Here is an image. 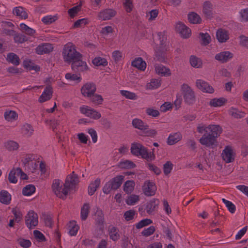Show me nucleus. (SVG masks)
I'll list each match as a JSON object with an SVG mask.
<instances>
[{"instance_id":"1","label":"nucleus","mask_w":248,"mask_h":248,"mask_svg":"<svg viewBox=\"0 0 248 248\" xmlns=\"http://www.w3.org/2000/svg\"><path fill=\"white\" fill-rule=\"evenodd\" d=\"M130 151L133 155L137 156H140L148 161L154 160L155 159L154 152H149L146 148L139 142L132 143Z\"/></svg>"},{"instance_id":"2","label":"nucleus","mask_w":248,"mask_h":248,"mask_svg":"<svg viewBox=\"0 0 248 248\" xmlns=\"http://www.w3.org/2000/svg\"><path fill=\"white\" fill-rule=\"evenodd\" d=\"M197 131L201 134L204 132L217 139L222 132L221 127L218 124H209L206 125L203 124H200L197 125Z\"/></svg>"},{"instance_id":"3","label":"nucleus","mask_w":248,"mask_h":248,"mask_svg":"<svg viewBox=\"0 0 248 248\" xmlns=\"http://www.w3.org/2000/svg\"><path fill=\"white\" fill-rule=\"evenodd\" d=\"M81 57V55L76 50L75 46L72 43H68L64 46L63 49V58L65 61L72 63L75 60Z\"/></svg>"},{"instance_id":"4","label":"nucleus","mask_w":248,"mask_h":248,"mask_svg":"<svg viewBox=\"0 0 248 248\" xmlns=\"http://www.w3.org/2000/svg\"><path fill=\"white\" fill-rule=\"evenodd\" d=\"M180 93L183 96L186 104L192 105L196 101L195 93L192 88L187 84L184 83L181 85Z\"/></svg>"},{"instance_id":"5","label":"nucleus","mask_w":248,"mask_h":248,"mask_svg":"<svg viewBox=\"0 0 248 248\" xmlns=\"http://www.w3.org/2000/svg\"><path fill=\"white\" fill-rule=\"evenodd\" d=\"M221 157L226 163L233 162L235 158L236 153L234 148L230 145L226 146L222 150Z\"/></svg>"},{"instance_id":"6","label":"nucleus","mask_w":248,"mask_h":248,"mask_svg":"<svg viewBox=\"0 0 248 248\" xmlns=\"http://www.w3.org/2000/svg\"><path fill=\"white\" fill-rule=\"evenodd\" d=\"M96 86L93 82H87L84 83L80 89L81 94L85 97L90 98L95 93Z\"/></svg>"},{"instance_id":"7","label":"nucleus","mask_w":248,"mask_h":248,"mask_svg":"<svg viewBox=\"0 0 248 248\" xmlns=\"http://www.w3.org/2000/svg\"><path fill=\"white\" fill-rule=\"evenodd\" d=\"M142 190L143 194L148 197L155 195L157 190V187L154 182L152 181H146L144 182Z\"/></svg>"},{"instance_id":"8","label":"nucleus","mask_w":248,"mask_h":248,"mask_svg":"<svg viewBox=\"0 0 248 248\" xmlns=\"http://www.w3.org/2000/svg\"><path fill=\"white\" fill-rule=\"evenodd\" d=\"M196 87L204 93H213L215 92L214 88L209 83L202 79H198L195 81Z\"/></svg>"},{"instance_id":"9","label":"nucleus","mask_w":248,"mask_h":248,"mask_svg":"<svg viewBox=\"0 0 248 248\" xmlns=\"http://www.w3.org/2000/svg\"><path fill=\"white\" fill-rule=\"evenodd\" d=\"M175 30L181 37L183 38H188L191 34V31L190 28L187 27L184 23L178 22L175 24Z\"/></svg>"},{"instance_id":"10","label":"nucleus","mask_w":248,"mask_h":248,"mask_svg":"<svg viewBox=\"0 0 248 248\" xmlns=\"http://www.w3.org/2000/svg\"><path fill=\"white\" fill-rule=\"evenodd\" d=\"M78 182V178L76 174L69 175L65 180V187L66 189H63V194H67L70 190L73 189Z\"/></svg>"},{"instance_id":"11","label":"nucleus","mask_w":248,"mask_h":248,"mask_svg":"<svg viewBox=\"0 0 248 248\" xmlns=\"http://www.w3.org/2000/svg\"><path fill=\"white\" fill-rule=\"evenodd\" d=\"M26 224L27 227L31 229L38 224V216L34 211H31L26 216Z\"/></svg>"},{"instance_id":"12","label":"nucleus","mask_w":248,"mask_h":248,"mask_svg":"<svg viewBox=\"0 0 248 248\" xmlns=\"http://www.w3.org/2000/svg\"><path fill=\"white\" fill-rule=\"evenodd\" d=\"M233 57V54L229 51H222L215 56V59L222 63H226L231 60Z\"/></svg>"},{"instance_id":"13","label":"nucleus","mask_w":248,"mask_h":248,"mask_svg":"<svg viewBox=\"0 0 248 248\" xmlns=\"http://www.w3.org/2000/svg\"><path fill=\"white\" fill-rule=\"evenodd\" d=\"M200 143L206 147H213L217 144L216 138L208 134H204L200 139Z\"/></svg>"},{"instance_id":"14","label":"nucleus","mask_w":248,"mask_h":248,"mask_svg":"<svg viewBox=\"0 0 248 248\" xmlns=\"http://www.w3.org/2000/svg\"><path fill=\"white\" fill-rule=\"evenodd\" d=\"M116 14V11L113 9H105L98 14V17L102 20H108L114 17Z\"/></svg>"},{"instance_id":"15","label":"nucleus","mask_w":248,"mask_h":248,"mask_svg":"<svg viewBox=\"0 0 248 248\" xmlns=\"http://www.w3.org/2000/svg\"><path fill=\"white\" fill-rule=\"evenodd\" d=\"M155 71L156 74L162 77H170L171 75L170 69L161 64L156 63L154 65Z\"/></svg>"},{"instance_id":"16","label":"nucleus","mask_w":248,"mask_h":248,"mask_svg":"<svg viewBox=\"0 0 248 248\" xmlns=\"http://www.w3.org/2000/svg\"><path fill=\"white\" fill-rule=\"evenodd\" d=\"M72 68L73 69L77 68L80 72H87L90 69L86 62L81 60V57L75 60L72 62Z\"/></svg>"},{"instance_id":"17","label":"nucleus","mask_w":248,"mask_h":248,"mask_svg":"<svg viewBox=\"0 0 248 248\" xmlns=\"http://www.w3.org/2000/svg\"><path fill=\"white\" fill-rule=\"evenodd\" d=\"M167 48L161 47L156 46L155 47L154 60L161 62H166L165 52L167 51Z\"/></svg>"},{"instance_id":"18","label":"nucleus","mask_w":248,"mask_h":248,"mask_svg":"<svg viewBox=\"0 0 248 248\" xmlns=\"http://www.w3.org/2000/svg\"><path fill=\"white\" fill-rule=\"evenodd\" d=\"M216 37L219 43H226L230 38L228 31L223 29H219L217 31Z\"/></svg>"},{"instance_id":"19","label":"nucleus","mask_w":248,"mask_h":248,"mask_svg":"<svg viewBox=\"0 0 248 248\" xmlns=\"http://www.w3.org/2000/svg\"><path fill=\"white\" fill-rule=\"evenodd\" d=\"M182 139V135L181 132H172L169 134L166 142L169 145H173L178 143Z\"/></svg>"},{"instance_id":"20","label":"nucleus","mask_w":248,"mask_h":248,"mask_svg":"<svg viewBox=\"0 0 248 248\" xmlns=\"http://www.w3.org/2000/svg\"><path fill=\"white\" fill-rule=\"evenodd\" d=\"M79 229V226L77 222L72 220L68 222L66 226L68 233L70 236H76Z\"/></svg>"},{"instance_id":"21","label":"nucleus","mask_w":248,"mask_h":248,"mask_svg":"<svg viewBox=\"0 0 248 248\" xmlns=\"http://www.w3.org/2000/svg\"><path fill=\"white\" fill-rule=\"evenodd\" d=\"M53 90L51 86H46L45 91L39 98V102L43 103L50 100L52 96Z\"/></svg>"},{"instance_id":"22","label":"nucleus","mask_w":248,"mask_h":248,"mask_svg":"<svg viewBox=\"0 0 248 248\" xmlns=\"http://www.w3.org/2000/svg\"><path fill=\"white\" fill-rule=\"evenodd\" d=\"M131 65L138 69L144 71L146 68V62L141 57L135 58L131 62Z\"/></svg>"},{"instance_id":"23","label":"nucleus","mask_w":248,"mask_h":248,"mask_svg":"<svg viewBox=\"0 0 248 248\" xmlns=\"http://www.w3.org/2000/svg\"><path fill=\"white\" fill-rule=\"evenodd\" d=\"M156 46L161 47H166L165 43L167 40L166 35L164 32H158L155 37Z\"/></svg>"},{"instance_id":"24","label":"nucleus","mask_w":248,"mask_h":248,"mask_svg":"<svg viewBox=\"0 0 248 248\" xmlns=\"http://www.w3.org/2000/svg\"><path fill=\"white\" fill-rule=\"evenodd\" d=\"M161 85V80L159 78H152L148 81L145 86L147 90H154L158 89Z\"/></svg>"},{"instance_id":"25","label":"nucleus","mask_w":248,"mask_h":248,"mask_svg":"<svg viewBox=\"0 0 248 248\" xmlns=\"http://www.w3.org/2000/svg\"><path fill=\"white\" fill-rule=\"evenodd\" d=\"M133 127L141 131H144L148 127V124L139 118H134L131 122Z\"/></svg>"},{"instance_id":"26","label":"nucleus","mask_w":248,"mask_h":248,"mask_svg":"<svg viewBox=\"0 0 248 248\" xmlns=\"http://www.w3.org/2000/svg\"><path fill=\"white\" fill-rule=\"evenodd\" d=\"M190 65L195 68H202L203 66V62L201 58L195 55H191L189 57Z\"/></svg>"},{"instance_id":"27","label":"nucleus","mask_w":248,"mask_h":248,"mask_svg":"<svg viewBox=\"0 0 248 248\" xmlns=\"http://www.w3.org/2000/svg\"><path fill=\"white\" fill-rule=\"evenodd\" d=\"M199 39L201 44L204 46L208 45L212 41L210 35L207 32H200Z\"/></svg>"},{"instance_id":"28","label":"nucleus","mask_w":248,"mask_h":248,"mask_svg":"<svg viewBox=\"0 0 248 248\" xmlns=\"http://www.w3.org/2000/svg\"><path fill=\"white\" fill-rule=\"evenodd\" d=\"M65 79L70 82L77 84L80 82L82 80V78L79 74H73V73H67L65 75Z\"/></svg>"},{"instance_id":"29","label":"nucleus","mask_w":248,"mask_h":248,"mask_svg":"<svg viewBox=\"0 0 248 248\" xmlns=\"http://www.w3.org/2000/svg\"><path fill=\"white\" fill-rule=\"evenodd\" d=\"M53 47L50 44H45L38 46L36 48V52L38 54L48 53L52 51Z\"/></svg>"},{"instance_id":"30","label":"nucleus","mask_w":248,"mask_h":248,"mask_svg":"<svg viewBox=\"0 0 248 248\" xmlns=\"http://www.w3.org/2000/svg\"><path fill=\"white\" fill-rule=\"evenodd\" d=\"M227 102V100L223 97L215 98L212 99L209 102V105L212 107H220Z\"/></svg>"},{"instance_id":"31","label":"nucleus","mask_w":248,"mask_h":248,"mask_svg":"<svg viewBox=\"0 0 248 248\" xmlns=\"http://www.w3.org/2000/svg\"><path fill=\"white\" fill-rule=\"evenodd\" d=\"M188 21L193 24H200L202 22V18L200 16L195 12H191L188 14Z\"/></svg>"},{"instance_id":"32","label":"nucleus","mask_w":248,"mask_h":248,"mask_svg":"<svg viewBox=\"0 0 248 248\" xmlns=\"http://www.w3.org/2000/svg\"><path fill=\"white\" fill-rule=\"evenodd\" d=\"M60 180L55 179L54 180L52 184V188L53 191L55 194L59 198H61L62 197V193L61 191V186H60Z\"/></svg>"},{"instance_id":"33","label":"nucleus","mask_w":248,"mask_h":248,"mask_svg":"<svg viewBox=\"0 0 248 248\" xmlns=\"http://www.w3.org/2000/svg\"><path fill=\"white\" fill-rule=\"evenodd\" d=\"M229 114L232 117L237 119L244 117L246 115V113L244 112L233 107L231 108L229 110Z\"/></svg>"},{"instance_id":"34","label":"nucleus","mask_w":248,"mask_h":248,"mask_svg":"<svg viewBox=\"0 0 248 248\" xmlns=\"http://www.w3.org/2000/svg\"><path fill=\"white\" fill-rule=\"evenodd\" d=\"M114 31V28L111 26H106L102 28L100 31V34L104 37H107L113 34Z\"/></svg>"},{"instance_id":"35","label":"nucleus","mask_w":248,"mask_h":248,"mask_svg":"<svg viewBox=\"0 0 248 248\" xmlns=\"http://www.w3.org/2000/svg\"><path fill=\"white\" fill-rule=\"evenodd\" d=\"M89 23V20L87 18H83L76 20L73 24V29L83 28Z\"/></svg>"},{"instance_id":"36","label":"nucleus","mask_w":248,"mask_h":248,"mask_svg":"<svg viewBox=\"0 0 248 248\" xmlns=\"http://www.w3.org/2000/svg\"><path fill=\"white\" fill-rule=\"evenodd\" d=\"M11 200V195L7 191H1L0 192V202L5 204L10 203Z\"/></svg>"},{"instance_id":"37","label":"nucleus","mask_w":248,"mask_h":248,"mask_svg":"<svg viewBox=\"0 0 248 248\" xmlns=\"http://www.w3.org/2000/svg\"><path fill=\"white\" fill-rule=\"evenodd\" d=\"M90 205L88 203H85L81 208L80 217L83 220L86 219L88 216Z\"/></svg>"},{"instance_id":"38","label":"nucleus","mask_w":248,"mask_h":248,"mask_svg":"<svg viewBox=\"0 0 248 248\" xmlns=\"http://www.w3.org/2000/svg\"><path fill=\"white\" fill-rule=\"evenodd\" d=\"M140 201V196L136 194H131L125 200L126 203L128 205H134Z\"/></svg>"},{"instance_id":"39","label":"nucleus","mask_w":248,"mask_h":248,"mask_svg":"<svg viewBox=\"0 0 248 248\" xmlns=\"http://www.w3.org/2000/svg\"><path fill=\"white\" fill-rule=\"evenodd\" d=\"M118 166L121 169H129L134 168L135 165L130 160H123L118 163Z\"/></svg>"},{"instance_id":"40","label":"nucleus","mask_w":248,"mask_h":248,"mask_svg":"<svg viewBox=\"0 0 248 248\" xmlns=\"http://www.w3.org/2000/svg\"><path fill=\"white\" fill-rule=\"evenodd\" d=\"M100 185V180L96 179L94 181L91 183L88 187V193L90 195H93L97 188L99 187Z\"/></svg>"},{"instance_id":"41","label":"nucleus","mask_w":248,"mask_h":248,"mask_svg":"<svg viewBox=\"0 0 248 248\" xmlns=\"http://www.w3.org/2000/svg\"><path fill=\"white\" fill-rule=\"evenodd\" d=\"M124 176L118 175L110 180L112 186H113L114 189H116L121 186L123 181H124Z\"/></svg>"},{"instance_id":"42","label":"nucleus","mask_w":248,"mask_h":248,"mask_svg":"<svg viewBox=\"0 0 248 248\" xmlns=\"http://www.w3.org/2000/svg\"><path fill=\"white\" fill-rule=\"evenodd\" d=\"M8 62L12 63L15 65H18L20 63V59L18 56L14 53L8 54L7 57Z\"/></svg>"},{"instance_id":"43","label":"nucleus","mask_w":248,"mask_h":248,"mask_svg":"<svg viewBox=\"0 0 248 248\" xmlns=\"http://www.w3.org/2000/svg\"><path fill=\"white\" fill-rule=\"evenodd\" d=\"M135 185L134 181H126L124 185V190L127 193H131L134 189Z\"/></svg>"},{"instance_id":"44","label":"nucleus","mask_w":248,"mask_h":248,"mask_svg":"<svg viewBox=\"0 0 248 248\" xmlns=\"http://www.w3.org/2000/svg\"><path fill=\"white\" fill-rule=\"evenodd\" d=\"M92 62L94 65L96 66H106L108 65V62L107 60L100 57H97L94 58Z\"/></svg>"},{"instance_id":"45","label":"nucleus","mask_w":248,"mask_h":248,"mask_svg":"<svg viewBox=\"0 0 248 248\" xmlns=\"http://www.w3.org/2000/svg\"><path fill=\"white\" fill-rule=\"evenodd\" d=\"M145 112L148 116L153 118H156L160 115L159 110L154 107H148L145 109Z\"/></svg>"},{"instance_id":"46","label":"nucleus","mask_w":248,"mask_h":248,"mask_svg":"<svg viewBox=\"0 0 248 248\" xmlns=\"http://www.w3.org/2000/svg\"><path fill=\"white\" fill-rule=\"evenodd\" d=\"M23 64L24 67L29 70H34L35 71L38 72L40 70L39 66L35 65L31 61L24 60Z\"/></svg>"},{"instance_id":"47","label":"nucleus","mask_w":248,"mask_h":248,"mask_svg":"<svg viewBox=\"0 0 248 248\" xmlns=\"http://www.w3.org/2000/svg\"><path fill=\"white\" fill-rule=\"evenodd\" d=\"M120 93L122 96L126 99L136 100L138 98L137 95L133 93L126 90H121Z\"/></svg>"},{"instance_id":"48","label":"nucleus","mask_w":248,"mask_h":248,"mask_svg":"<svg viewBox=\"0 0 248 248\" xmlns=\"http://www.w3.org/2000/svg\"><path fill=\"white\" fill-rule=\"evenodd\" d=\"M35 191V187L33 185H29L24 187L22 190V193L24 196H30Z\"/></svg>"},{"instance_id":"49","label":"nucleus","mask_w":248,"mask_h":248,"mask_svg":"<svg viewBox=\"0 0 248 248\" xmlns=\"http://www.w3.org/2000/svg\"><path fill=\"white\" fill-rule=\"evenodd\" d=\"M91 98V101L95 105H101L104 99L102 95L97 93H94Z\"/></svg>"},{"instance_id":"50","label":"nucleus","mask_w":248,"mask_h":248,"mask_svg":"<svg viewBox=\"0 0 248 248\" xmlns=\"http://www.w3.org/2000/svg\"><path fill=\"white\" fill-rule=\"evenodd\" d=\"M4 118L8 121L12 120H16L18 117L17 114L15 111L9 110L5 112L4 114Z\"/></svg>"},{"instance_id":"51","label":"nucleus","mask_w":248,"mask_h":248,"mask_svg":"<svg viewBox=\"0 0 248 248\" xmlns=\"http://www.w3.org/2000/svg\"><path fill=\"white\" fill-rule=\"evenodd\" d=\"M153 222L150 219L145 218L141 220L140 221L135 224L137 229H140L144 227L150 225Z\"/></svg>"},{"instance_id":"52","label":"nucleus","mask_w":248,"mask_h":248,"mask_svg":"<svg viewBox=\"0 0 248 248\" xmlns=\"http://www.w3.org/2000/svg\"><path fill=\"white\" fill-rule=\"evenodd\" d=\"M173 107V104L170 102H165L160 107L159 111L161 112H166L171 110Z\"/></svg>"},{"instance_id":"53","label":"nucleus","mask_w":248,"mask_h":248,"mask_svg":"<svg viewBox=\"0 0 248 248\" xmlns=\"http://www.w3.org/2000/svg\"><path fill=\"white\" fill-rule=\"evenodd\" d=\"M239 16L241 21L248 22V8L240 10Z\"/></svg>"},{"instance_id":"54","label":"nucleus","mask_w":248,"mask_h":248,"mask_svg":"<svg viewBox=\"0 0 248 248\" xmlns=\"http://www.w3.org/2000/svg\"><path fill=\"white\" fill-rule=\"evenodd\" d=\"M6 148L9 151H14L19 148V144L13 140H10L5 143Z\"/></svg>"},{"instance_id":"55","label":"nucleus","mask_w":248,"mask_h":248,"mask_svg":"<svg viewBox=\"0 0 248 248\" xmlns=\"http://www.w3.org/2000/svg\"><path fill=\"white\" fill-rule=\"evenodd\" d=\"M109 236L110 239L114 241H117L119 239L120 235L118 233V231L115 227H112L110 228Z\"/></svg>"},{"instance_id":"56","label":"nucleus","mask_w":248,"mask_h":248,"mask_svg":"<svg viewBox=\"0 0 248 248\" xmlns=\"http://www.w3.org/2000/svg\"><path fill=\"white\" fill-rule=\"evenodd\" d=\"M112 58L115 62H118L124 58L123 52L118 50H114L112 53Z\"/></svg>"},{"instance_id":"57","label":"nucleus","mask_w":248,"mask_h":248,"mask_svg":"<svg viewBox=\"0 0 248 248\" xmlns=\"http://www.w3.org/2000/svg\"><path fill=\"white\" fill-rule=\"evenodd\" d=\"M20 27L21 30L25 32V33L28 35H32L35 32V31L34 30L29 27L27 25H26L24 23L21 24L20 25Z\"/></svg>"},{"instance_id":"58","label":"nucleus","mask_w":248,"mask_h":248,"mask_svg":"<svg viewBox=\"0 0 248 248\" xmlns=\"http://www.w3.org/2000/svg\"><path fill=\"white\" fill-rule=\"evenodd\" d=\"M81 10V4L75 6L68 10V14L71 18L74 17Z\"/></svg>"},{"instance_id":"59","label":"nucleus","mask_w":248,"mask_h":248,"mask_svg":"<svg viewBox=\"0 0 248 248\" xmlns=\"http://www.w3.org/2000/svg\"><path fill=\"white\" fill-rule=\"evenodd\" d=\"M94 218L98 224H101L103 222V213L101 210L97 208L94 215Z\"/></svg>"},{"instance_id":"60","label":"nucleus","mask_w":248,"mask_h":248,"mask_svg":"<svg viewBox=\"0 0 248 248\" xmlns=\"http://www.w3.org/2000/svg\"><path fill=\"white\" fill-rule=\"evenodd\" d=\"M223 202L225 204L228 210L231 213H234L235 211V206L231 202L228 201L224 198L222 199Z\"/></svg>"},{"instance_id":"61","label":"nucleus","mask_w":248,"mask_h":248,"mask_svg":"<svg viewBox=\"0 0 248 248\" xmlns=\"http://www.w3.org/2000/svg\"><path fill=\"white\" fill-rule=\"evenodd\" d=\"M123 5L126 12L130 13L132 11L133 8L132 0H123Z\"/></svg>"},{"instance_id":"62","label":"nucleus","mask_w":248,"mask_h":248,"mask_svg":"<svg viewBox=\"0 0 248 248\" xmlns=\"http://www.w3.org/2000/svg\"><path fill=\"white\" fill-rule=\"evenodd\" d=\"M87 117L93 120H98L101 117V114L99 112L92 108Z\"/></svg>"},{"instance_id":"63","label":"nucleus","mask_w":248,"mask_h":248,"mask_svg":"<svg viewBox=\"0 0 248 248\" xmlns=\"http://www.w3.org/2000/svg\"><path fill=\"white\" fill-rule=\"evenodd\" d=\"M212 6L210 3L206 2L204 3L203 12L204 14L208 17H210L212 15L211 13Z\"/></svg>"},{"instance_id":"64","label":"nucleus","mask_w":248,"mask_h":248,"mask_svg":"<svg viewBox=\"0 0 248 248\" xmlns=\"http://www.w3.org/2000/svg\"><path fill=\"white\" fill-rule=\"evenodd\" d=\"M14 40L15 42L23 43L28 41V38L23 34L15 33L14 35Z\"/></svg>"}]
</instances>
